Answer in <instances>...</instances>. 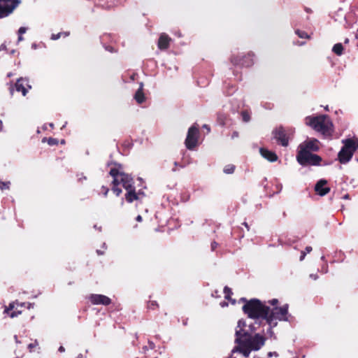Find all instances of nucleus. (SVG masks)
<instances>
[{
	"instance_id": "1",
	"label": "nucleus",
	"mask_w": 358,
	"mask_h": 358,
	"mask_svg": "<svg viewBox=\"0 0 358 358\" xmlns=\"http://www.w3.org/2000/svg\"><path fill=\"white\" fill-rule=\"evenodd\" d=\"M251 327V325H247L245 320H238L235 329L234 342L236 345L231 350L229 358H237L235 356L236 353L248 357L252 351H258L265 345L267 338L264 332L252 334Z\"/></svg>"
},
{
	"instance_id": "2",
	"label": "nucleus",
	"mask_w": 358,
	"mask_h": 358,
	"mask_svg": "<svg viewBox=\"0 0 358 358\" xmlns=\"http://www.w3.org/2000/svg\"><path fill=\"white\" fill-rule=\"evenodd\" d=\"M243 312L252 319H264L269 326H277V321L288 320V305L271 308L258 299H251L243 307Z\"/></svg>"
},
{
	"instance_id": "3",
	"label": "nucleus",
	"mask_w": 358,
	"mask_h": 358,
	"mask_svg": "<svg viewBox=\"0 0 358 358\" xmlns=\"http://www.w3.org/2000/svg\"><path fill=\"white\" fill-rule=\"evenodd\" d=\"M305 122L324 136H329L332 134L333 123L327 115L308 116L305 119Z\"/></svg>"
},
{
	"instance_id": "4",
	"label": "nucleus",
	"mask_w": 358,
	"mask_h": 358,
	"mask_svg": "<svg viewBox=\"0 0 358 358\" xmlns=\"http://www.w3.org/2000/svg\"><path fill=\"white\" fill-rule=\"evenodd\" d=\"M344 144L338 154V159L341 164H347L352 159L354 152L358 148V140L347 138L343 139Z\"/></svg>"
},
{
	"instance_id": "5",
	"label": "nucleus",
	"mask_w": 358,
	"mask_h": 358,
	"mask_svg": "<svg viewBox=\"0 0 358 358\" xmlns=\"http://www.w3.org/2000/svg\"><path fill=\"white\" fill-rule=\"evenodd\" d=\"M121 165L118 164V168H112L110 170V175L113 177V184L122 185L125 189H129L134 187V180L128 174L122 172L120 169Z\"/></svg>"
},
{
	"instance_id": "6",
	"label": "nucleus",
	"mask_w": 358,
	"mask_h": 358,
	"mask_svg": "<svg viewBox=\"0 0 358 358\" xmlns=\"http://www.w3.org/2000/svg\"><path fill=\"white\" fill-rule=\"evenodd\" d=\"M296 160L301 166H317L322 161V158L315 154L306 150L298 149Z\"/></svg>"
},
{
	"instance_id": "7",
	"label": "nucleus",
	"mask_w": 358,
	"mask_h": 358,
	"mask_svg": "<svg viewBox=\"0 0 358 358\" xmlns=\"http://www.w3.org/2000/svg\"><path fill=\"white\" fill-rule=\"evenodd\" d=\"M20 3V0H0V18L10 15Z\"/></svg>"
},
{
	"instance_id": "8",
	"label": "nucleus",
	"mask_w": 358,
	"mask_h": 358,
	"mask_svg": "<svg viewBox=\"0 0 358 358\" xmlns=\"http://www.w3.org/2000/svg\"><path fill=\"white\" fill-rule=\"evenodd\" d=\"M199 138V127L194 124L188 130L185 139V145L187 149L193 150L196 145Z\"/></svg>"
},
{
	"instance_id": "9",
	"label": "nucleus",
	"mask_w": 358,
	"mask_h": 358,
	"mask_svg": "<svg viewBox=\"0 0 358 358\" xmlns=\"http://www.w3.org/2000/svg\"><path fill=\"white\" fill-rule=\"evenodd\" d=\"M298 149L306 150L307 152H316L320 149V142L315 138L308 139L301 143Z\"/></svg>"
},
{
	"instance_id": "10",
	"label": "nucleus",
	"mask_w": 358,
	"mask_h": 358,
	"mask_svg": "<svg viewBox=\"0 0 358 358\" xmlns=\"http://www.w3.org/2000/svg\"><path fill=\"white\" fill-rule=\"evenodd\" d=\"M254 54L249 52L246 56L239 58L238 57H231V62L234 65H240L243 66H250L253 64Z\"/></svg>"
},
{
	"instance_id": "11",
	"label": "nucleus",
	"mask_w": 358,
	"mask_h": 358,
	"mask_svg": "<svg viewBox=\"0 0 358 358\" xmlns=\"http://www.w3.org/2000/svg\"><path fill=\"white\" fill-rule=\"evenodd\" d=\"M88 299L93 305L108 306L111 303V299L103 294H92L88 296Z\"/></svg>"
},
{
	"instance_id": "12",
	"label": "nucleus",
	"mask_w": 358,
	"mask_h": 358,
	"mask_svg": "<svg viewBox=\"0 0 358 358\" xmlns=\"http://www.w3.org/2000/svg\"><path fill=\"white\" fill-rule=\"evenodd\" d=\"M273 138L282 146L288 145V138L283 128L280 127L273 131Z\"/></svg>"
},
{
	"instance_id": "13",
	"label": "nucleus",
	"mask_w": 358,
	"mask_h": 358,
	"mask_svg": "<svg viewBox=\"0 0 358 358\" xmlns=\"http://www.w3.org/2000/svg\"><path fill=\"white\" fill-rule=\"evenodd\" d=\"M15 90L17 92H21L23 96H25L28 90L31 88V86L28 84V80L26 78H20L15 83Z\"/></svg>"
},
{
	"instance_id": "14",
	"label": "nucleus",
	"mask_w": 358,
	"mask_h": 358,
	"mask_svg": "<svg viewBox=\"0 0 358 358\" xmlns=\"http://www.w3.org/2000/svg\"><path fill=\"white\" fill-rule=\"evenodd\" d=\"M327 182L326 180L321 179L315 185V190L320 196H324L329 192L330 188L326 187Z\"/></svg>"
},
{
	"instance_id": "15",
	"label": "nucleus",
	"mask_w": 358,
	"mask_h": 358,
	"mask_svg": "<svg viewBox=\"0 0 358 358\" xmlns=\"http://www.w3.org/2000/svg\"><path fill=\"white\" fill-rule=\"evenodd\" d=\"M126 190L127 192L125 194V199H126L127 201L129 203H131L135 200H138V199H140L141 195H143V196L144 195V194L141 192L136 193L135 191L134 186L132 187L131 188L127 189Z\"/></svg>"
},
{
	"instance_id": "16",
	"label": "nucleus",
	"mask_w": 358,
	"mask_h": 358,
	"mask_svg": "<svg viewBox=\"0 0 358 358\" xmlns=\"http://www.w3.org/2000/svg\"><path fill=\"white\" fill-rule=\"evenodd\" d=\"M259 152L261 155L271 162L277 161L278 157L276 154L272 151H270L266 148H260Z\"/></svg>"
},
{
	"instance_id": "17",
	"label": "nucleus",
	"mask_w": 358,
	"mask_h": 358,
	"mask_svg": "<svg viewBox=\"0 0 358 358\" xmlns=\"http://www.w3.org/2000/svg\"><path fill=\"white\" fill-rule=\"evenodd\" d=\"M171 38L166 34H162L159 41L158 47L161 50H165L168 48Z\"/></svg>"
},
{
	"instance_id": "18",
	"label": "nucleus",
	"mask_w": 358,
	"mask_h": 358,
	"mask_svg": "<svg viewBox=\"0 0 358 358\" xmlns=\"http://www.w3.org/2000/svg\"><path fill=\"white\" fill-rule=\"evenodd\" d=\"M134 99L138 103H142L145 101V97L143 92V84L141 83L139 89L136 91Z\"/></svg>"
},
{
	"instance_id": "19",
	"label": "nucleus",
	"mask_w": 358,
	"mask_h": 358,
	"mask_svg": "<svg viewBox=\"0 0 358 358\" xmlns=\"http://www.w3.org/2000/svg\"><path fill=\"white\" fill-rule=\"evenodd\" d=\"M332 51L338 56L341 55L343 51V45L340 43L335 44L332 48Z\"/></svg>"
},
{
	"instance_id": "20",
	"label": "nucleus",
	"mask_w": 358,
	"mask_h": 358,
	"mask_svg": "<svg viewBox=\"0 0 358 358\" xmlns=\"http://www.w3.org/2000/svg\"><path fill=\"white\" fill-rule=\"evenodd\" d=\"M224 293L225 294L224 297H225L226 299L231 301V303L233 304H234L236 303L235 300L231 299V295L232 294V292H231V289L229 287L226 286L224 288Z\"/></svg>"
},
{
	"instance_id": "21",
	"label": "nucleus",
	"mask_w": 358,
	"mask_h": 358,
	"mask_svg": "<svg viewBox=\"0 0 358 358\" xmlns=\"http://www.w3.org/2000/svg\"><path fill=\"white\" fill-rule=\"evenodd\" d=\"M295 33L301 38H310L309 35L304 31H301L299 29H296L295 31Z\"/></svg>"
},
{
	"instance_id": "22",
	"label": "nucleus",
	"mask_w": 358,
	"mask_h": 358,
	"mask_svg": "<svg viewBox=\"0 0 358 358\" xmlns=\"http://www.w3.org/2000/svg\"><path fill=\"white\" fill-rule=\"evenodd\" d=\"M311 251H312V247H310V246H307V247L305 248V250L301 252V257H300L299 260H300V261H303V260L304 259V258H305L306 255L308 253H310Z\"/></svg>"
},
{
	"instance_id": "23",
	"label": "nucleus",
	"mask_w": 358,
	"mask_h": 358,
	"mask_svg": "<svg viewBox=\"0 0 358 358\" xmlns=\"http://www.w3.org/2000/svg\"><path fill=\"white\" fill-rule=\"evenodd\" d=\"M235 166L232 164L227 165L224 169V172L227 174H231L234 173Z\"/></svg>"
},
{
	"instance_id": "24",
	"label": "nucleus",
	"mask_w": 358,
	"mask_h": 358,
	"mask_svg": "<svg viewBox=\"0 0 358 358\" xmlns=\"http://www.w3.org/2000/svg\"><path fill=\"white\" fill-rule=\"evenodd\" d=\"M242 120L245 122H248L250 120V115L247 111H243L241 113Z\"/></svg>"
},
{
	"instance_id": "25",
	"label": "nucleus",
	"mask_w": 358,
	"mask_h": 358,
	"mask_svg": "<svg viewBox=\"0 0 358 358\" xmlns=\"http://www.w3.org/2000/svg\"><path fill=\"white\" fill-rule=\"evenodd\" d=\"M113 187L112 188L113 192L116 194V196H120V194L122 193V189L119 188L117 186L118 184H113Z\"/></svg>"
},
{
	"instance_id": "26",
	"label": "nucleus",
	"mask_w": 358,
	"mask_h": 358,
	"mask_svg": "<svg viewBox=\"0 0 358 358\" xmlns=\"http://www.w3.org/2000/svg\"><path fill=\"white\" fill-rule=\"evenodd\" d=\"M157 306H158V303L155 301H150L148 304V308L149 309H155Z\"/></svg>"
},
{
	"instance_id": "27",
	"label": "nucleus",
	"mask_w": 358,
	"mask_h": 358,
	"mask_svg": "<svg viewBox=\"0 0 358 358\" xmlns=\"http://www.w3.org/2000/svg\"><path fill=\"white\" fill-rule=\"evenodd\" d=\"M9 182H0V189H8L9 188Z\"/></svg>"
},
{
	"instance_id": "28",
	"label": "nucleus",
	"mask_w": 358,
	"mask_h": 358,
	"mask_svg": "<svg viewBox=\"0 0 358 358\" xmlns=\"http://www.w3.org/2000/svg\"><path fill=\"white\" fill-rule=\"evenodd\" d=\"M48 144L50 145H57L58 143V141L56 138H50L48 140Z\"/></svg>"
},
{
	"instance_id": "29",
	"label": "nucleus",
	"mask_w": 358,
	"mask_h": 358,
	"mask_svg": "<svg viewBox=\"0 0 358 358\" xmlns=\"http://www.w3.org/2000/svg\"><path fill=\"white\" fill-rule=\"evenodd\" d=\"M27 29L24 27H21L17 31L18 35H22L23 34L26 33Z\"/></svg>"
},
{
	"instance_id": "30",
	"label": "nucleus",
	"mask_w": 358,
	"mask_h": 358,
	"mask_svg": "<svg viewBox=\"0 0 358 358\" xmlns=\"http://www.w3.org/2000/svg\"><path fill=\"white\" fill-rule=\"evenodd\" d=\"M62 35V32L58 33L57 34H52L51 39L52 40H57L61 37Z\"/></svg>"
},
{
	"instance_id": "31",
	"label": "nucleus",
	"mask_w": 358,
	"mask_h": 358,
	"mask_svg": "<svg viewBox=\"0 0 358 358\" xmlns=\"http://www.w3.org/2000/svg\"><path fill=\"white\" fill-rule=\"evenodd\" d=\"M268 303L272 305L273 307H278L277 304L278 303V301L276 299H273L268 301Z\"/></svg>"
},
{
	"instance_id": "32",
	"label": "nucleus",
	"mask_w": 358,
	"mask_h": 358,
	"mask_svg": "<svg viewBox=\"0 0 358 358\" xmlns=\"http://www.w3.org/2000/svg\"><path fill=\"white\" fill-rule=\"evenodd\" d=\"M102 192L105 196L108 195V193L109 192V189L108 187H106L105 186L101 187Z\"/></svg>"
},
{
	"instance_id": "33",
	"label": "nucleus",
	"mask_w": 358,
	"mask_h": 358,
	"mask_svg": "<svg viewBox=\"0 0 358 358\" xmlns=\"http://www.w3.org/2000/svg\"><path fill=\"white\" fill-rule=\"evenodd\" d=\"M15 307V303H11L9 304V306L8 308H7L6 310H5V312H6L7 313H9L10 310H12Z\"/></svg>"
},
{
	"instance_id": "34",
	"label": "nucleus",
	"mask_w": 358,
	"mask_h": 358,
	"mask_svg": "<svg viewBox=\"0 0 358 358\" xmlns=\"http://www.w3.org/2000/svg\"><path fill=\"white\" fill-rule=\"evenodd\" d=\"M274 327H271V326H269V328L267 330V334L271 336L272 337L273 336V328Z\"/></svg>"
},
{
	"instance_id": "35",
	"label": "nucleus",
	"mask_w": 358,
	"mask_h": 358,
	"mask_svg": "<svg viewBox=\"0 0 358 358\" xmlns=\"http://www.w3.org/2000/svg\"><path fill=\"white\" fill-rule=\"evenodd\" d=\"M238 131H234V132L232 133V135H231V138H232V139H234V138H238Z\"/></svg>"
},
{
	"instance_id": "36",
	"label": "nucleus",
	"mask_w": 358,
	"mask_h": 358,
	"mask_svg": "<svg viewBox=\"0 0 358 358\" xmlns=\"http://www.w3.org/2000/svg\"><path fill=\"white\" fill-rule=\"evenodd\" d=\"M217 245L218 244L216 242H213L211 243V249H212V250H215V248L217 247Z\"/></svg>"
},
{
	"instance_id": "37",
	"label": "nucleus",
	"mask_w": 358,
	"mask_h": 358,
	"mask_svg": "<svg viewBox=\"0 0 358 358\" xmlns=\"http://www.w3.org/2000/svg\"><path fill=\"white\" fill-rule=\"evenodd\" d=\"M310 278L315 280L318 278V275L317 274H310Z\"/></svg>"
},
{
	"instance_id": "38",
	"label": "nucleus",
	"mask_w": 358,
	"mask_h": 358,
	"mask_svg": "<svg viewBox=\"0 0 358 358\" xmlns=\"http://www.w3.org/2000/svg\"><path fill=\"white\" fill-rule=\"evenodd\" d=\"M322 272L324 273H326L328 272V268H327V266H324L322 268Z\"/></svg>"
},
{
	"instance_id": "39",
	"label": "nucleus",
	"mask_w": 358,
	"mask_h": 358,
	"mask_svg": "<svg viewBox=\"0 0 358 358\" xmlns=\"http://www.w3.org/2000/svg\"><path fill=\"white\" fill-rule=\"evenodd\" d=\"M20 312H18L17 313H16L15 312H12L10 314V317H16L17 315V314H19Z\"/></svg>"
},
{
	"instance_id": "40",
	"label": "nucleus",
	"mask_w": 358,
	"mask_h": 358,
	"mask_svg": "<svg viewBox=\"0 0 358 358\" xmlns=\"http://www.w3.org/2000/svg\"><path fill=\"white\" fill-rule=\"evenodd\" d=\"M203 128H204L205 129H207L208 132H210V127L207 124H203Z\"/></svg>"
},
{
	"instance_id": "41",
	"label": "nucleus",
	"mask_w": 358,
	"mask_h": 358,
	"mask_svg": "<svg viewBox=\"0 0 358 358\" xmlns=\"http://www.w3.org/2000/svg\"><path fill=\"white\" fill-rule=\"evenodd\" d=\"M36 345V343H30L29 345H28V348L31 350L33 349L35 346Z\"/></svg>"
},
{
	"instance_id": "42",
	"label": "nucleus",
	"mask_w": 358,
	"mask_h": 358,
	"mask_svg": "<svg viewBox=\"0 0 358 358\" xmlns=\"http://www.w3.org/2000/svg\"><path fill=\"white\" fill-rule=\"evenodd\" d=\"M142 220H143V219H142V217H141V215H138V216L136 217V220L137 222H141V221H142Z\"/></svg>"
},
{
	"instance_id": "43",
	"label": "nucleus",
	"mask_w": 358,
	"mask_h": 358,
	"mask_svg": "<svg viewBox=\"0 0 358 358\" xmlns=\"http://www.w3.org/2000/svg\"><path fill=\"white\" fill-rule=\"evenodd\" d=\"M59 352H64L65 351V348L63 346H60L58 349Z\"/></svg>"
},
{
	"instance_id": "44",
	"label": "nucleus",
	"mask_w": 358,
	"mask_h": 358,
	"mask_svg": "<svg viewBox=\"0 0 358 358\" xmlns=\"http://www.w3.org/2000/svg\"><path fill=\"white\" fill-rule=\"evenodd\" d=\"M268 357H272V356H273V355L277 356L278 355H277V353H276V352H268Z\"/></svg>"
},
{
	"instance_id": "45",
	"label": "nucleus",
	"mask_w": 358,
	"mask_h": 358,
	"mask_svg": "<svg viewBox=\"0 0 358 358\" xmlns=\"http://www.w3.org/2000/svg\"><path fill=\"white\" fill-rule=\"evenodd\" d=\"M23 40H24V38L22 37V36L18 35V38H17L18 42L22 41Z\"/></svg>"
},
{
	"instance_id": "46",
	"label": "nucleus",
	"mask_w": 358,
	"mask_h": 358,
	"mask_svg": "<svg viewBox=\"0 0 358 358\" xmlns=\"http://www.w3.org/2000/svg\"><path fill=\"white\" fill-rule=\"evenodd\" d=\"M6 45H0V51L3 50H6Z\"/></svg>"
},
{
	"instance_id": "47",
	"label": "nucleus",
	"mask_w": 358,
	"mask_h": 358,
	"mask_svg": "<svg viewBox=\"0 0 358 358\" xmlns=\"http://www.w3.org/2000/svg\"><path fill=\"white\" fill-rule=\"evenodd\" d=\"M304 43H305L304 42H301V43H299V42H298V43H294V44L298 45H304Z\"/></svg>"
},
{
	"instance_id": "48",
	"label": "nucleus",
	"mask_w": 358,
	"mask_h": 358,
	"mask_svg": "<svg viewBox=\"0 0 358 358\" xmlns=\"http://www.w3.org/2000/svg\"><path fill=\"white\" fill-rule=\"evenodd\" d=\"M106 49L110 52H113V48L111 47H106Z\"/></svg>"
},
{
	"instance_id": "49",
	"label": "nucleus",
	"mask_w": 358,
	"mask_h": 358,
	"mask_svg": "<svg viewBox=\"0 0 358 358\" xmlns=\"http://www.w3.org/2000/svg\"><path fill=\"white\" fill-rule=\"evenodd\" d=\"M220 305L222 306V307H224L226 306H227V303L226 302H222L220 303Z\"/></svg>"
},
{
	"instance_id": "50",
	"label": "nucleus",
	"mask_w": 358,
	"mask_h": 358,
	"mask_svg": "<svg viewBox=\"0 0 358 358\" xmlns=\"http://www.w3.org/2000/svg\"><path fill=\"white\" fill-rule=\"evenodd\" d=\"M243 224L245 225V227L248 229V230H249V226L248 224V223L246 222H244Z\"/></svg>"
},
{
	"instance_id": "51",
	"label": "nucleus",
	"mask_w": 358,
	"mask_h": 358,
	"mask_svg": "<svg viewBox=\"0 0 358 358\" xmlns=\"http://www.w3.org/2000/svg\"><path fill=\"white\" fill-rule=\"evenodd\" d=\"M2 127H3V124H2V122L0 120V131L2 130Z\"/></svg>"
},
{
	"instance_id": "52",
	"label": "nucleus",
	"mask_w": 358,
	"mask_h": 358,
	"mask_svg": "<svg viewBox=\"0 0 358 358\" xmlns=\"http://www.w3.org/2000/svg\"><path fill=\"white\" fill-rule=\"evenodd\" d=\"M33 306H34V304H32V303H29V305H28V308H33Z\"/></svg>"
},
{
	"instance_id": "53",
	"label": "nucleus",
	"mask_w": 358,
	"mask_h": 358,
	"mask_svg": "<svg viewBox=\"0 0 358 358\" xmlns=\"http://www.w3.org/2000/svg\"><path fill=\"white\" fill-rule=\"evenodd\" d=\"M31 47L33 49H36V45L35 43L32 44L31 45Z\"/></svg>"
},
{
	"instance_id": "54",
	"label": "nucleus",
	"mask_w": 358,
	"mask_h": 358,
	"mask_svg": "<svg viewBox=\"0 0 358 358\" xmlns=\"http://www.w3.org/2000/svg\"><path fill=\"white\" fill-rule=\"evenodd\" d=\"M62 35H64V36H68V33H66V32H62Z\"/></svg>"
},
{
	"instance_id": "55",
	"label": "nucleus",
	"mask_w": 358,
	"mask_h": 358,
	"mask_svg": "<svg viewBox=\"0 0 358 358\" xmlns=\"http://www.w3.org/2000/svg\"><path fill=\"white\" fill-rule=\"evenodd\" d=\"M7 76H8V77H11V76H13V73H8Z\"/></svg>"
},
{
	"instance_id": "56",
	"label": "nucleus",
	"mask_w": 358,
	"mask_h": 358,
	"mask_svg": "<svg viewBox=\"0 0 358 358\" xmlns=\"http://www.w3.org/2000/svg\"><path fill=\"white\" fill-rule=\"evenodd\" d=\"M96 252L98 255H102L103 253L100 250H96Z\"/></svg>"
},
{
	"instance_id": "57",
	"label": "nucleus",
	"mask_w": 358,
	"mask_h": 358,
	"mask_svg": "<svg viewBox=\"0 0 358 358\" xmlns=\"http://www.w3.org/2000/svg\"><path fill=\"white\" fill-rule=\"evenodd\" d=\"M321 259H322V260H323V261H324V256H322V257H321Z\"/></svg>"
},
{
	"instance_id": "58",
	"label": "nucleus",
	"mask_w": 358,
	"mask_h": 358,
	"mask_svg": "<svg viewBox=\"0 0 358 358\" xmlns=\"http://www.w3.org/2000/svg\"><path fill=\"white\" fill-rule=\"evenodd\" d=\"M53 126H54V125H53V124H52V123H50V127H53Z\"/></svg>"
},
{
	"instance_id": "59",
	"label": "nucleus",
	"mask_w": 358,
	"mask_h": 358,
	"mask_svg": "<svg viewBox=\"0 0 358 358\" xmlns=\"http://www.w3.org/2000/svg\"><path fill=\"white\" fill-rule=\"evenodd\" d=\"M344 198H345V199H348V194H347V195H345Z\"/></svg>"
},
{
	"instance_id": "60",
	"label": "nucleus",
	"mask_w": 358,
	"mask_h": 358,
	"mask_svg": "<svg viewBox=\"0 0 358 358\" xmlns=\"http://www.w3.org/2000/svg\"><path fill=\"white\" fill-rule=\"evenodd\" d=\"M325 110H329L328 106H326V107H325Z\"/></svg>"
},
{
	"instance_id": "61",
	"label": "nucleus",
	"mask_w": 358,
	"mask_h": 358,
	"mask_svg": "<svg viewBox=\"0 0 358 358\" xmlns=\"http://www.w3.org/2000/svg\"><path fill=\"white\" fill-rule=\"evenodd\" d=\"M81 357H82V355H80L78 357V358H81Z\"/></svg>"
},
{
	"instance_id": "62",
	"label": "nucleus",
	"mask_w": 358,
	"mask_h": 358,
	"mask_svg": "<svg viewBox=\"0 0 358 358\" xmlns=\"http://www.w3.org/2000/svg\"><path fill=\"white\" fill-rule=\"evenodd\" d=\"M232 93H233L232 92H228V94H229V95H230V94H231Z\"/></svg>"
},
{
	"instance_id": "63",
	"label": "nucleus",
	"mask_w": 358,
	"mask_h": 358,
	"mask_svg": "<svg viewBox=\"0 0 358 358\" xmlns=\"http://www.w3.org/2000/svg\"><path fill=\"white\" fill-rule=\"evenodd\" d=\"M357 161H358V159H357Z\"/></svg>"
}]
</instances>
